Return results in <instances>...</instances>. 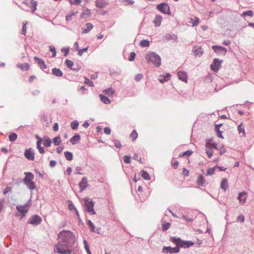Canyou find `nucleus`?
<instances>
[{
    "instance_id": "54",
    "label": "nucleus",
    "mask_w": 254,
    "mask_h": 254,
    "mask_svg": "<svg viewBox=\"0 0 254 254\" xmlns=\"http://www.w3.org/2000/svg\"><path fill=\"white\" fill-rule=\"evenodd\" d=\"M182 174L185 177H188L189 175V171L184 168L183 169Z\"/></svg>"
},
{
    "instance_id": "44",
    "label": "nucleus",
    "mask_w": 254,
    "mask_h": 254,
    "mask_svg": "<svg viewBox=\"0 0 254 254\" xmlns=\"http://www.w3.org/2000/svg\"><path fill=\"white\" fill-rule=\"evenodd\" d=\"M215 168V167L212 168H209L206 172V175L207 176L208 175H212L214 174Z\"/></svg>"
},
{
    "instance_id": "39",
    "label": "nucleus",
    "mask_w": 254,
    "mask_h": 254,
    "mask_svg": "<svg viewBox=\"0 0 254 254\" xmlns=\"http://www.w3.org/2000/svg\"><path fill=\"white\" fill-rule=\"evenodd\" d=\"M53 142L55 145H56V146L59 145L60 143L61 142V139L60 137L56 136L55 138H54Z\"/></svg>"
},
{
    "instance_id": "30",
    "label": "nucleus",
    "mask_w": 254,
    "mask_h": 254,
    "mask_svg": "<svg viewBox=\"0 0 254 254\" xmlns=\"http://www.w3.org/2000/svg\"><path fill=\"white\" fill-rule=\"evenodd\" d=\"M103 92L105 93V94L112 96L115 93V90H114L112 88H110L104 90Z\"/></svg>"
},
{
    "instance_id": "41",
    "label": "nucleus",
    "mask_w": 254,
    "mask_h": 254,
    "mask_svg": "<svg viewBox=\"0 0 254 254\" xmlns=\"http://www.w3.org/2000/svg\"><path fill=\"white\" fill-rule=\"evenodd\" d=\"M170 226H171V224L170 223H163L162 224V230L164 231H166L170 228Z\"/></svg>"
},
{
    "instance_id": "2",
    "label": "nucleus",
    "mask_w": 254,
    "mask_h": 254,
    "mask_svg": "<svg viewBox=\"0 0 254 254\" xmlns=\"http://www.w3.org/2000/svg\"><path fill=\"white\" fill-rule=\"evenodd\" d=\"M170 241L173 243L177 245V247L175 248H171V247H165L163 249L162 252L165 254H167L170 253V254L172 253H177L179 252L180 249L179 247H189L190 246L192 245V243H190V245L189 244V242H184L181 240L180 238H176V237H171Z\"/></svg>"
},
{
    "instance_id": "59",
    "label": "nucleus",
    "mask_w": 254,
    "mask_h": 254,
    "mask_svg": "<svg viewBox=\"0 0 254 254\" xmlns=\"http://www.w3.org/2000/svg\"><path fill=\"white\" fill-rule=\"evenodd\" d=\"M83 244H84V247H85L86 251H87V250H89V246H88V245L87 241L84 240Z\"/></svg>"
},
{
    "instance_id": "43",
    "label": "nucleus",
    "mask_w": 254,
    "mask_h": 254,
    "mask_svg": "<svg viewBox=\"0 0 254 254\" xmlns=\"http://www.w3.org/2000/svg\"><path fill=\"white\" fill-rule=\"evenodd\" d=\"M84 83L86 84H88L90 87L94 86L93 82L87 77H85Z\"/></svg>"
},
{
    "instance_id": "20",
    "label": "nucleus",
    "mask_w": 254,
    "mask_h": 254,
    "mask_svg": "<svg viewBox=\"0 0 254 254\" xmlns=\"http://www.w3.org/2000/svg\"><path fill=\"white\" fill-rule=\"evenodd\" d=\"M107 2L103 0H97L95 2V5L99 8H103L107 5Z\"/></svg>"
},
{
    "instance_id": "9",
    "label": "nucleus",
    "mask_w": 254,
    "mask_h": 254,
    "mask_svg": "<svg viewBox=\"0 0 254 254\" xmlns=\"http://www.w3.org/2000/svg\"><path fill=\"white\" fill-rule=\"evenodd\" d=\"M85 204L86 210L91 214H95L96 213L93 209L94 203L92 201H88L87 199H85Z\"/></svg>"
},
{
    "instance_id": "38",
    "label": "nucleus",
    "mask_w": 254,
    "mask_h": 254,
    "mask_svg": "<svg viewBox=\"0 0 254 254\" xmlns=\"http://www.w3.org/2000/svg\"><path fill=\"white\" fill-rule=\"evenodd\" d=\"M17 138V134L15 133H11L9 135V139L10 141L13 142L15 141Z\"/></svg>"
},
{
    "instance_id": "58",
    "label": "nucleus",
    "mask_w": 254,
    "mask_h": 254,
    "mask_svg": "<svg viewBox=\"0 0 254 254\" xmlns=\"http://www.w3.org/2000/svg\"><path fill=\"white\" fill-rule=\"evenodd\" d=\"M178 165L179 162L178 161H174L172 163V166L175 169L178 167Z\"/></svg>"
},
{
    "instance_id": "18",
    "label": "nucleus",
    "mask_w": 254,
    "mask_h": 254,
    "mask_svg": "<svg viewBox=\"0 0 254 254\" xmlns=\"http://www.w3.org/2000/svg\"><path fill=\"white\" fill-rule=\"evenodd\" d=\"M192 52L196 56L198 57L201 56L203 53V51L202 50L201 47H197L196 46H194L193 48Z\"/></svg>"
},
{
    "instance_id": "4",
    "label": "nucleus",
    "mask_w": 254,
    "mask_h": 254,
    "mask_svg": "<svg viewBox=\"0 0 254 254\" xmlns=\"http://www.w3.org/2000/svg\"><path fill=\"white\" fill-rule=\"evenodd\" d=\"M25 177L23 179L24 184L30 190H34L36 188V185L33 182L34 178V175L31 172H25Z\"/></svg>"
},
{
    "instance_id": "45",
    "label": "nucleus",
    "mask_w": 254,
    "mask_h": 254,
    "mask_svg": "<svg viewBox=\"0 0 254 254\" xmlns=\"http://www.w3.org/2000/svg\"><path fill=\"white\" fill-rule=\"evenodd\" d=\"M143 77V75L142 74H137L134 77V79L136 81H139L142 79Z\"/></svg>"
},
{
    "instance_id": "40",
    "label": "nucleus",
    "mask_w": 254,
    "mask_h": 254,
    "mask_svg": "<svg viewBox=\"0 0 254 254\" xmlns=\"http://www.w3.org/2000/svg\"><path fill=\"white\" fill-rule=\"evenodd\" d=\"M65 64L68 68L72 69V67L73 65V63L72 61L67 59L65 61Z\"/></svg>"
},
{
    "instance_id": "60",
    "label": "nucleus",
    "mask_w": 254,
    "mask_h": 254,
    "mask_svg": "<svg viewBox=\"0 0 254 254\" xmlns=\"http://www.w3.org/2000/svg\"><path fill=\"white\" fill-rule=\"evenodd\" d=\"M53 129L55 131H57L59 129V125L58 123H56L54 124L53 127Z\"/></svg>"
},
{
    "instance_id": "1",
    "label": "nucleus",
    "mask_w": 254,
    "mask_h": 254,
    "mask_svg": "<svg viewBox=\"0 0 254 254\" xmlns=\"http://www.w3.org/2000/svg\"><path fill=\"white\" fill-rule=\"evenodd\" d=\"M58 238L59 242L55 246L54 252L59 254H70V248L76 240L75 235L70 231L63 230L59 233Z\"/></svg>"
},
{
    "instance_id": "17",
    "label": "nucleus",
    "mask_w": 254,
    "mask_h": 254,
    "mask_svg": "<svg viewBox=\"0 0 254 254\" xmlns=\"http://www.w3.org/2000/svg\"><path fill=\"white\" fill-rule=\"evenodd\" d=\"M34 60L35 61L38 62V64L41 69H44L47 68V65H46L44 60L37 57H34Z\"/></svg>"
},
{
    "instance_id": "10",
    "label": "nucleus",
    "mask_w": 254,
    "mask_h": 254,
    "mask_svg": "<svg viewBox=\"0 0 254 254\" xmlns=\"http://www.w3.org/2000/svg\"><path fill=\"white\" fill-rule=\"evenodd\" d=\"M24 156L29 160L33 161L35 159L34 153L32 148L26 149L25 150Z\"/></svg>"
},
{
    "instance_id": "28",
    "label": "nucleus",
    "mask_w": 254,
    "mask_h": 254,
    "mask_svg": "<svg viewBox=\"0 0 254 254\" xmlns=\"http://www.w3.org/2000/svg\"><path fill=\"white\" fill-rule=\"evenodd\" d=\"M99 97L101 101L104 103L106 104H109L111 103V101L109 100V99L105 96L102 94H100Z\"/></svg>"
},
{
    "instance_id": "42",
    "label": "nucleus",
    "mask_w": 254,
    "mask_h": 254,
    "mask_svg": "<svg viewBox=\"0 0 254 254\" xmlns=\"http://www.w3.org/2000/svg\"><path fill=\"white\" fill-rule=\"evenodd\" d=\"M71 127L72 129H75L77 128L78 126V123L77 121L72 122L70 124Z\"/></svg>"
},
{
    "instance_id": "13",
    "label": "nucleus",
    "mask_w": 254,
    "mask_h": 254,
    "mask_svg": "<svg viewBox=\"0 0 254 254\" xmlns=\"http://www.w3.org/2000/svg\"><path fill=\"white\" fill-rule=\"evenodd\" d=\"M41 218L38 215H34L29 220V223L34 225H38L41 222Z\"/></svg>"
},
{
    "instance_id": "31",
    "label": "nucleus",
    "mask_w": 254,
    "mask_h": 254,
    "mask_svg": "<svg viewBox=\"0 0 254 254\" xmlns=\"http://www.w3.org/2000/svg\"><path fill=\"white\" fill-rule=\"evenodd\" d=\"M193 153V151L191 150H188L179 155V157H183L185 156H190Z\"/></svg>"
},
{
    "instance_id": "8",
    "label": "nucleus",
    "mask_w": 254,
    "mask_h": 254,
    "mask_svg": "<svg viewBox=\"0 0 254 254\" xmlns=\"http://www.w3.org/2000/svg\"><path fill=\"white\" fill-rule=\"evenodd\" d=\"M30 205L29 202L26 203L24 205H18L16 207V209L18 212L22 214V216H25V214L28 212Z\"/></svg>"
},
{
    "instance_id": "21",
    "label": "nucleus",
    "mask_w": 254,
    "mask_h": 254,
    "mask_svg": "<svg viewBox=\"0 0 254 254\" xmlns=\"http://www.w3.org/2000/svg\"><path fill=\"white\" fill-rule=\"evenodd\" d=\"M221 188L224 191H225L228 188V181L225 178L222 179Z\"/></svg>"
},
{
    "instance_id": "7",
    "label": "nucleus",
    "mask_w": 254,
    "mask_h": 254,
    "mask_svg": "<svg viewBox=\"0 0 254 254\" xmlns=\"http://www.w3.org/2000/svg\"><path fill=\"white\" fill-rule=\"evenodd\" d=\"M206 153L208 158H210L213 156V148H216V145L213 143H207L205 145Z\"/></svg>"
},
{
    "instance_id": "37",
    "label": "nucleus",
    "mask_w": 254,
    "mask_h": 254,
    "mask_svg": "<svg viewBox=\"0 0 254 254\" xmlns=\"http://www.w3.org/2000/svg\"><path fill=\"white\" fill-rule=\"evenodd\" d=\"M249 16L250 17H253L254 16V13L252 10H248L246 11H244L242 13V16Z\"/></svg>"
},
{
    "instance_id": "36",
    "label": "nucleus",
    "mask_w": 254,
    "mask_h": 254,
    "mask_svg": "<svg viewBox=\"0 0 254 254\" xmlns=\"http://www.w3.org/2000/svg\"><path fill=\"white\" fill-rule=\"evenodd\" d=\"M198 22V18L195 17L194 18H191L190 21V23L193 26L197 25Z\"/></svg>"
},
{
    "instance_id": "46",
    "label": "nucleus",
    "mask_w": 254,
    "mask_h": 254,
    "mask_svg": "<svg viewBox=\"0 0 254 254\" xmlns=\"http://www.w3.org/2000/svg\"><path fill=\"white\" fill-rule=\"evenodd\" d=\"M27 1L30 2L31 6L34 8L33 11L36 10L37 6L36 2L34 0H27Z\"/></svg>"
},
{
    "instance_id": "63",
    "label": "nucleus",
    "mask_w": 254,
    "mask_h": 254,
    "mask_svg": "<svg viewBox=\"0 0 254 254\" xmlns=\"http://www.w3.org/2000/svg\"><path fill=\"white\" fill-rule=\"evenodd\" d=\"M35 78H36V76H34V75H32V76H30L29 79V81L30 82H33V80H34V79H35Z\"/></svg>"
},
{
    "instance_id": "11",
    "label": "nucleus",
    "mask_w": 254,
    "mask_h": 254,
    "mask_svg": "<svg viewBox=\"0 0 254 254\" xmlns=\"http://www.w3.org/2000/svg\"><path fill=\"white\" fill-rule=\"evenodd\" d=\"M221 63V61L219 60L218 59H214L213 63L211 65V69L214 71H218Z\"/></svg>"
},
{
    "instance_id": "50",
    "label": "nucleus",
    "mask_w": 254,
    "mask_h": 254,
    "mask_svg": "<svg viewBox=\"0 0 254 254\" xmlns=\"http://www.w3.org/2000/svg\"><path fill=\"white\" fill-rule=\"evenodd\" d=\"M136 54L134 52H131L130 54V56L128 58V60L129 61H133L135 57Z\"/></svg>"
},
{
    "instance_id": "51",
    "label": "nucleus",
    "mask_w": 254,
    "mask_h": 254,
    "mask_svg": "<svg viewBox=\"0 0 254 254\" xmlns=\"http://www.w3.org/2000/svg\"><path fill=\"white\" fill-rule=\"evenodd\" d=\"M82 0H74V1H70L71 4L79 5Z\"/></svg>"
},
{
    "instance_id": "61",
    "label": "nucleus",
    "mask_w": 254,
    "mask_h": 254,
    "mask_svg": "<svg viewBox=\"0 0 254 254\" xmlns=\"http://www.w3.org/2000/svg\"><path fill=\"white\" fill-rule=\"evenodd\" d=\"M62 52H64V56H66L69 52V50L68 49H62Z\"/></svg>"
},
{
    "instance_id": "12",
    "label": "nucleus",
    "mask_w": 254,
    "mask_h": 254,
    "mask_svg": "<svg viewBox=\"0 0 254 254\" xmlns=\"http://www.w3.org/2000/svg\"><path fill=\"white\" fill-rule=\"evenodd\" d=\"M247 199V193L245 191L239 192L238 196V199L239 203L241 204H244Z\"/></svg>"
},
{
    "instance_id": "23",
    "label": "nucleus",
    "mask_w": 254,
    "mask_h": 254,
    "mask_svg": "<svg viewBox=\"0 0 254 254\" xmlns=\"http://www.w3.org/2000/svg\"><path fill=\"white\" fill-rule=\"evenodd\" d=\"M52 73L58 77H61L63 75L62 71L60 69L57 68H53Z\"/></svg>"
},
{
    "instance_id": "33",
    "label": "nucleus",
    "mask_w": 254,
    "mask_h": 254,
    "mask_svg": "<svg viewBox=\"0 0 254 254\" xmlns=\"http://www.w3.org/2000/svg\"><path fill=\"white\" fill-rule=\"evenodd\" d=\"M64 156L66 160L68 161H71L73 159V155L72 154L68 151H66L64 152Z\"/></svg>"
},
{
    "instance_id": "3",
    "label": "nucleus",
    "mask_w": 254,
    "mask_h": 254,
    "mask_svg": "<svg viewBox=\"0 0 254 254\" xmlns=\"http://www.w3.org/2000/svg\"><path fill=\"white\" fill-rule=\"evenodd\" d=\"M36 138L38 139L36 142L37 148L40 153L43 154L45 152V150L43 147L41 146V143L43 142V145L45 147H48L51 145V140L49 137L46 136H44L43 138L36 136Z\"/></svg>"
},
{
    "instance_id": "57",
    "label": "nucleus",
    "mask_w": 254,
    "mask_h": 254,
    "mask_svg": "<svg viewBox=\"0 0 254 254\" xmlns=\"http://www.w3.org/2000/svg\"><path fill=\"white\" fill-rule=\"evenodd\" d=\"M237 220L242 222H244L245 221V217L244 215H241L237 217Z\"/></svg>"
},
{
    "instance_id": "64",
    "label": "nucleus",
    "mask_w": 254,
    "mask_h": 254,
    "mask_svg": "<svg viewBox=\"0 0 254 254\" xmlns=\"http://www.w3.org/2000/svg\"><path fill=\"white\" fill-rule=\"evenodd\" d=\"M68 208L69 210H72V209H74L75 210V207L74 206V205L73 204H70L68 205Z\"/></svg>"
},
{
    "instance_id": "32",
    "label": "nucleus",
    "mask_w": 254,
    "mask_h": 254,
    "mask_svg": "<svg viewBox=\"0 0 254 254\" xmlns=\"http://www.w3.org/2000/svg\"><path fill=\"white\" fill-rule=\"evenodd\" d=\"M129 136L132 141H134L138 137V133L135 130H133Z\"/></svg>"
},
{
    "instance_id": "15",
    "label": "nucleus",
    "mask_w": 254,
    "mask_h": 254,
    "mask_svg": "<svg viewBox=\"0 0 254 254\" xmlns=\"http://www.w3.org/2000/svg\"><path fill=\"white\" fill-rule=\"evenodd\" d=\"M87 179L86 177H83L81 181L79 183V187L80 189V191H82L87 186Z\"/></svg>"
},
{
    "instance_id": "47",
    "label": "nucleus",
    "mask_w": 254,
    "mask_h": 254,
    "mask_svg": "<svg viewBox=\"0 0 254 254\" xmlns=\"http://www.w3.org/2000/svg\"><path fill=\"white\" fill-rule=\"evenodd\" d=\"M88 47L84 48L82 49H79L78 54L79 56H81L84 52H86L87 51Z\"/></svg>"
},
{
    "instance_id": "25",
    "label": "nucleus",
    "mask_w": 254,
    "mask_h": 254,
    "mask_svg": "<svg viewBox=\"0 0 254 254\" xmlns=\"http://www.w3.org/2000/svg\"><path fill=\"white\" fill-rule=\"evenodd\" d=\"M17 67L21 68L22 70H28L29 68L30 65L27 63L19 64Z\"/></svg>"
},
{
    "instance_id": "29",
    "label": "nucleus",
    "mask_w": 254,
    "mask_h": 254,
    "mask_svg": "<svg viewBox=\"0 0 254 254\" xmlns=\"http://www.w3.org/2000/svg\"><path fill=\"white\" fill-rule=\"evenodd\" d=\"M86 29H82L83 33H87L93 28V25L90 23H87L86 24Z\"/></svg>"
},
{
    "instance_id": "62",
    "label": "nucleus",
    "mask_w": 254,
    "mask_h": 254,
    "mask_svg": "<svg viewBox=\"0 0 254 254\" xmlns=\"http://www.w3.org/2000/svg\"><path fill=\"white\" fill-rule=\"evenodd\" d=\"M88 225L89 226L92 228V231H94V226L93 225V224L92 223V222L90 221V220H88Z\"/></svg>"
},
{
    "instance_id": "22",
    "label": "nucleus",
    "mask_w": 254,
    "mask_h": 254,
    "mask_svg": "<svg viewBox=\"0 0 254 254\" xmlns=\"http://www.w3.org/2000/svg\"><path fill=\"white\" fill-rule=\"evenodd\" d=\"M197 184L199 186H205V180L203 178V177L201 175H199L197 179Z\"/></svg>"
},
{
    "instance_id": "6",
    "label": "nucleus",
    "mask_w": 254,
    "mask_h": 254,
    "mask_svg": "<svg viewBox=\"0 0 254 254\" xmlns=\"http://www.w3.org/2000/svg\"><path fill=\"white\" fill-rule=\"evenodd\" d=\"M157 9L164 14H170V6L169 5L165 2L158 4L157 5Z\"/></svg>"
},
{
    "instance_id": "34",
    "label": "nucleus",
    "mask_w": 254,
    "mask_h": 254,
    "mask_svg": "<svg viewBox=\"0 0 254 254\" xmlns=\"http://www.w3.org/2000/svg\"><path fill=\"white\" fill-rule=\"evenodd\" d=\"M238 130L239 132V133H242V136H245V129L244 127L242 125V123H241L238 127Z\"/></svg>"
},
{
    "instance_id": "53",
    "label": "nucleus",
    "mask_w": 254,
    "mask_h": 254,
    "mask_svg": "<svg viewBox=\"0 0 254 254\" xmlns=\"http://www.w3.org/2000/svg\"><path fill=\"white\" fill-rule=\"evenodd\" d=\"M124 161L126 163L129 164L130 163V157L128 156H125L124 158Z\"/></svg>"
},
{
    "instance_id": "35",
    "label": "nucleus",
    "mask_w": 254,
    "mask_h": 254,
    "mask_svg": "<svg viewBox=\"0 0 254 254\" xmlns=\"http://www.w3.org/2000/svg\"><path fill=\"white\" fill-rule=\"evenodd\" d=\"M150 44V42L148 40H142L140 41V46L142 47H149Z\"/></svg>"
},
{
    "instance_id": "52",
    "label": "nucleus",
    "mask_w": 254,
    "mask_h": 254,
    "mask_svg": "<svg viewBox=\"0 0 254 254\" xmlns=\"http://www.w3.org/2000/svg\"><path fill=\"white\" fill-rule=\"evenodd\" d=\"M114 144H115V146L117 148H120L122 146V145L121 144V142L120 141L118 140H114Z\"/></svg>"
},
{
    "instance_id": "56",
    "label": "nucleus",
    "mask_w": 254,
    "mask_h": 254,
    "mask_svg": "<svg viewBox=\"0 0 254 254\" xmlns=\"http://www.w3.org/2000/svg\"><path fill=\"white\" fill-rule=\"evenodd\" d=\"M26 32V23H23L21 33L23 35H25Z\"/></svg>"
},
{
    "instance_id": "48",
    "label": "nucleus",
    "mask_w": 254,
    "mask_h": 254,
    "mask_svg": "<svg viewBox=\"0 0 254 254\" xmlns=\"http://www.w3.org/2000/svg\"><path fill=\"white\" fill-rule=\"evenodd\" d=\"M12 189L10 187H6L3 190V194H6L9 192H11Z\"/></svg>"
},
{
    "instance_id": "19",
    "label": "nucleus",
    "mask_w": 254,
    "mask_h": 254,
    "mask_svg": "<svg viewBox=\"0 0 254 254\" xmlns=\"http://www.w3.org/2000/svg\"><path fill=\"white\" fill-rule=\"evenodd\" d=\"M162 21V17L160 15H157L153 20V23L156 27L160 26Z\"/></svg>"
},
{
    "instance_id": "24",
    "label": "nucleus",
    "mask_w": 254,
    "mask_h": 254,
    "mask_svg": "<svg viewBox=\"0 0 254 254\" xmlns=\"http://www.w3.org/2000/svg\"><path fill=\"white\" fill-rule=\"evenodd\" d=\"M80 139V136L79 135H75L70 139V142L72 144H75Z\"/></svg>"
},
{
    "instance_id": "5",
    "label": "nucleus",
    "mask_w": 254,
    "mask_h": 254,
    "mask_svg": "<svg viewBox=\"0 0 254 254\" xmlns=\"http://www.w3.org/2000/svg\"><path fill=\"white\" fill-rule=\"evenodd\" d=\"M146 60L149 64H152L156 66H159L161 64L160 57L154 53H149L146 56Z\"/></svg>"
},
{
    "instance_id": "26",
    "label": "nucleus",
    "mask_w": 254,
    "mask_h": 254,
    "mask_svg": "<svg viewBox=\"0 0 254 254\" xmlns=\"http://www.w3.org/2000/svg\"><path fill=\"white\" fill-rule=\"evenodd\" d=\"M141 176L146 180H150L151 179L150 176L149 174L144 170H142L140 171Z\"/></svg>"
},
{
    "instance_id": "27",
    "label": "nucleus",
    "mask_w": 254,
    "mask_h": 254,
    "mask_svg": "<svg viewBox=\"0 0 254 254\" xmlns=\"http://www.w3.org/2000/svg\"><path fill=\"white\" fill-rule=\"evenodd\" d=\"M90 10H89V9H85L82 12L81 15V17L83 18H86L87 17H89L90 15Z\"/></svg>"
},
{
    "instance_id": "49",
    "label": "nucleus",
    "mask_w": 254,
    "mask_h": 254,
    "mask_svg": "<svg viewBox=\"0 0 254 254\" xmlns=\"http://www.w3.org/2000/svg\"><path fill=\"white\" fill-rule=\"evenodd\" d=\"M49 49H50V50L53 53V57H55L56 55V51L55 47L53 46H50L49 47Z\"/></svg>"
},
{
    "instance_id": "55",
    "label": "nucleus",
    "mask_w": 254,
    "mask_h": 254,
    "mask_svg": "<svg viewBox=\"0 0 254 254\" xmlns=\"http://www.w3.org/2000/svg\"><path fill=\"white\" fill-rule=\"evenodd\" d=\"M104 132L106 134H110L111 133V129L109 127H106L104 129Z\"/></svg>"
},
{
    "instance_id": "16",
    "label": "nucleus",
    "mask_w": 254,
    "mask_h": 254,
    "mask_svg": "<svg viewBox=\"0 0 254 254\" xmlns=\"http://www.w3.org/2000/svg\"><path fill=\"white\" fill-rule=\"evenodd\" d=\"M178 76L179 77V78L183 81L186 83L187 82L188 76L186 72L179 71L178 72Z\"/></svg>"
},
{
    "instance_id": "14",
    "label": "nucleus",
    "mask_w": 254,
    "mask_h": 254,
    "mask_svg": "<svg viewBox=\"0 0 254 254\" xmlns=\"http://www.w3.org/2000/svg\"><path fill=\"white\" fill-rule=\"evenodd\" d=\"M212 48L216 53H221L223 54H225L227 53V49L221 46H212Z\"/></svg>"
}]
</instances>
